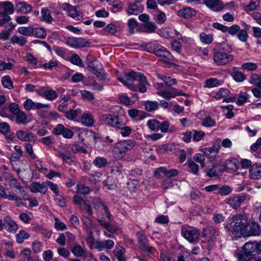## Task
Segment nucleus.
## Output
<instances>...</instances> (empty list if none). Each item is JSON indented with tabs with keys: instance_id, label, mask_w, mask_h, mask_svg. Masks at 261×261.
<instances>
[{
	"instance_id": "obj_23",
	"label": "nucleus",
	"mask_w": 261,
	"mask_h": 261,
	"mask_svg": "<svg viewBox=\"0 0 261 261\" xmlns=\"http://www.w3.org/2000/svg\"><path fill=\"white\" fill-rule=\"evenodd\" d=\"M128 115L134 120L139 121L146 117V114L143 111L136 109H130L128 111Z\"/></svg>"
},
{
	"instance_id": "obj_13",
	"label": "nucleus",
	"mask_w": 261,
	"mask_h": 261,
	"mask_svg": "<svg viewBox=\"0 0 261 261\" xmlns=\"http://www.w3.org/2000/svg\"><path fill=\"white\" fill-rule=\"evenodd\" d=\"M66 43L73 48L83 47L89 45V42L83 38L69 37L66 40Z\"/></svg>"
},
{
	"instance_id": "obj_32",
	"label": "nucleus",
	"mask_w": 261,
	"mask_h": 261,
	"mask_svg": "<svg viewBox=\"0 0 261 261\" xmlns=\"http://www.w3.org/2000/svg\"><path fill=\"white\" fill-rule=\"evenodd\" d=\"M40 13L41 17L40 19L41 21L50 23L53 20V17L51 16L48 9L43 8L41 10Z\"/></svg>"
},
{
	"instance_id": "obj_63",
	"label": "nucleus",
	"mask_w": 261,
	"mask_h": 261,
	"mask_svg": "<svg viewBox=\"0 0 261 261\" xmlns=\"http://www.w3.org/2000/svg\"><path fill=\"white\" fill-rule=\"evenodd\" d=\"M55 228L58 231H62L67 228L65 224L61 221L58 218H55Z\"/></svg>"
},
{
	"instance_id": "obj_18",
	"label": "nucleus",
	"mask_w": 261,
	"mask_h": 261,
	"mask_svg": "<svg viewBox=\"0 0 261 261\" xmlns=\"http://www.w3.org/2000/svg\"><path fill=\"white\" fill-rule=\"evenodd\" d=\"M249 229L246 228L245 237L258 236L261 234V227L255 222L249 223Z\"/></svg>"
},
{
	"instance_id": "obj_22",
	"label": "nucleus",
	"mask_w": 261,
	"mask_h": 261,
	"mask_svg": "<svg viewBox=\"0 0 261 261\" xmlns=\"http://www.w3.org/2000/svg\"><path fill=\"white\" fill-rule=\"evenodd\" d=\"M16 135L18 139L22 141L30 142L36 140V137L32 133H27L22 130H17Z\"/></svg>"
},
{
	"instance_id": "obj_40",
	"label": "nucleus",
	"mask_w": 261,
	"mask_h": 261,
	"mask_svg": "<svg viewBox=\"0 0 261 261\" xmlns=\"http://www.w3.org/2000/svg\"><path fill=\"white\" fill-rule=\"evenodd\" d=\"M81 122L85 126H91L93 124V117L91 114H84L81 117Z\"/></svg>"
},
{
	"instance_id": "obj_43",
	"label": "nucleus",
	"mask_w": 261,
	"mask_h": 261,
	"mask_svg": "<svg viewBox=\"0 0 261 261\" xmlns=\"http://www.w3.org/2000/svg\"><path fill=\"white\" fill-rule=\"evenodd\" d=\"M145 47L148 52L156 54L158 49L161 47V45L154 42H148L145 44Z\"/></svg>"
},
{
	"instance_id": "obj_57",
	"label": "nucleus",
	"mask_w": 261,
	"mask_h": 261,
	"mask_svg": "<svg viewBox=\"0 0 261 261\" xmlns=\"http://www.w3.org/2000/svg\"><path fill=\"white\" fill-rule=\"evenodd\" d=\"M242 69L248 71H254L257 68L256 63L253 62H246L242 65Z\"/></svg>"
},
{
	"instance_id": "obj_34",
	"label": "nucleus",
	"mask_w": 261,
	"mask_h": 261,
	"mask_svg": "<svg viewBox=\"0 0 261 261\" xmlns=\"http://www.w3.org/2000/svg\"><path fill=\"white\" fill-rule=\"evenodd\" d=\"M82 115V110L80 108L74 110H69L65 112V116L66 118L70 120H73L77 117Z\"/></svg>"
},
{
	"instance_id": "obj_29",
	"label": "nucleus",
	"mask_w": 261,
	"mask_h": 261,
	"mask_svg": "<svg viewBox=\"0 0 261 261\" xmlns=\"http://www.w3.org/2000/svg\"><path fill=\"white\" fill-rule=\"evenodd\" d=\"M94 207L99 210L103 211L105 213L103 215H106V217L108 219L110 218L111 214H110L106 206L102 203L101 199L99 198H95L93 200Z\"/></svg>"
},
{
	"instance_id": "obj_8",
	"label": "nucleus",
	"mask_w": 261,
	"mask_h": 261,
	"mask_svg": "<svg viewBox=\"0 0 261 261\" xmlns=\"http://www.w3.org/2000/svg\"><path fill=\"white\" fill-rule=\"evenodd\" d=\"M100 120L104 124L115 128L120 127L123 125V122L120 120L117 115L102 114L100 116Z\"/></svg>"
},
{
	"instance_id": "obj_46",
	"label": "nucleus",
	"mask_w": 261,
	"mask_h": 261,
	"mask_svg": "<svg viewBox=\"0 0 261 261\" xmlns=\"http://www.w3.org/2000/svg\"><path fill=\"white\" fill-rule=\"evenodd\" d=\"M30 234L24 230H21L19 233L16 234V241L19 244H21L24 240L28 239Z\"/></svg>"
},
{
	"instance_id": "obj_48",
	"label": "nucleus",
	"mask_w": 261,
	"mask_h": 261,
	"mask_svg": "<svg viewBox=\"0 0 261 261\" xmlns=\"http://www.w3.org/2000/svg\"><path fill=\"white\" fill-rule=\"evenodd\" d=\"M230 94V91L225 88H220L216 93L215 97L217 99L225 98Z\"/></svg>"
},
{
	"instance_id": "obj_19",
	"label": "nucleus",
	"mask_w": 261,
	"mask_h": 261,
	"mask_svg": "<svg viewBox=\"0 0 261 261\" xmlns=\"http://www.w3.org/2000/svg\"><path fill=\"white\" fill-rule=\"evenodd\" d=\"M29 189L32 193H40L41 194H45L46 193V181L42 183L33 182L30 185Z\"/></svg>"
},
{
	"instance_id": "obj_6",
	"label": "nucleus",
	"mask_w": 261,
	"mask_h": 261,
	"mask_svg": "<svg viewBox=\"0 0 261 261\" xmlns=\"http://www.w3.org/2000/svg\"><path fill=\"white\" fill-rule=\"evenodd\" d=\"M181 234L190 243H195L199 238L200 230L196 227L184 225L181 227Z\"/></svg>"
},
{
	"instance_id": "obj_30",
	"label": "nucleus",
	"mask_w": 261,
	"mask_h": 261,
	"mask_svg": "<svg viewBox=\"0 0 261 261\" xmlns=\"http://www.w3.org/2000/svg\"><path fill=\"white\" fill-rule=\"evenodd\" d=\"M250 176L253 179H257L261 177V164H254L251 166L249 171Z\"/></svg>"
},
{
	"instance_id": "obj_37",
	"label": "nucleus",
	"mask_w": 261,
	"mask_h": 261,
	"mask_svg": "<svg viewBox=\"0 0 261 261\" xmlns=\"http://www.w3.org/2000/svg\"><path fill=\"white\" fill-rule=\"evenodd\" d=\"M10 41L12 44H18L20 46H24L27 43V40L25 37L22 36L13 35L10 39Z\"/></svg>"
},
{
	"instance_id": "obj_10",
	"label": "nucleus",
	"mask_w": 261,
	"mask_h": 261,
	"mask_svg": "<svg viewBox=\"0 0 261 261\" xmlns=\"http://www.w3.org/2000/svg\"><path fill=\"white\" fill-rule=\"evenodd\" d=\"M156 94L168 100L174 98L176 96H187L188 95V94L184 93L181 90L175 88H171L168 90L158 91Z\"/></svg>"
},
{
	"instance_id": "obj_58",
	"label": "nucleus",
	"mask_w": 261,
	"mask_h": 261,
	"mask_svg": "<svg viewBox=\"0 0 261 261\" xmlns=\"http://www.w3.org/2000/svg\"><path fill=\"white\" fill-rule=\"evenodd\" d=\"M216 124V121L210 117L204 118L202 120V125L205 127H213L215 126Z\"/></svg>"
},
{
	"instance_id": "obj_4",
	"label": "nucleus",
	"mask_w": 261,
	"mask_h": 261,
	"mask_svg": "<svg viewBox=\"0 0 261 261\" xmlns=\"http://www.w3.org/2000/svg\"><path fill=\"white\" fill-rule=\"evenodd\" d=\"M140 72L130 71L129 72H123L118 75V80L125 86L133 91L137 90V86L134 84L136 81Z\"/></svg>"
},
{
	"instance_id": "obj_44",
	"label": "nucleus",
	"mask_w": 261,
	"mask_h": 261,
	"mask_svg": "<svg viewBox=\"0 0 261 261\" xmlns=\"http://www.w3.org/2000/svg\"><path fill=\"white\" fill-rule=\"evenodd\" d=\"M33 36L36 38H44L46 36V32L43 28H33Z\"/></svg>"
},
{
	"instance_id": "obj_31",
	"label": "nucleus",
	"mask_w": 261,
	"mask_h": 261,
	"mask_svg": "<svg viewBox=\"0 0 261 261\" xmlns=\"http://www.w3.org/2000/svg\"><path fill=\"white\" fill-rule=\"evenodd\" d=\"M196 11L191 7H187L179 10L177 12V15L184 18L187 19L195 15Z\"/></svg>"
},
{
	"instance_id": "obj_11",
	"label": "nucleus",
	"mask_w": 261,
	"mask_h": 261,
	"mask_svg": "<svg viewBox=\"0 0 261 261\" xmlns=\"http://www.w3.org/2000/svg\"><path fill=\"white\" fill-rule=\"evenodd\" d=\"M217 230L213 227H207L204 228L202 232V242H213L218 236Z\"/></svg>"
},
{
	"instance_id": "obj_7",
	"label": "nucleus",
	"mask_w": 261,
	"mask_h": 261,
	"mask_svg": "<svg viewBox=\"0 0 261 261\" xmlns=\"http://www.w3.org/2000/svg\"><path fill=\"white\" fill-rule=\"evenodd\" d=\"M62 8L65 11L68 16L76 20H80L83 17V13L78 6L74 7L69 3H63Z\"/></svg>"
},
{
	"instance_id": "obj_45",
	"label": "nucleus",
	"mask_w": 261,
	"mask_h": 261,
	"mask_svg": "<svg viewBox=\"0 0 261 261\" xmlns=\"http://www.w3.org/2000/svg\"><path fill=\"white\" fill-rule=\"evenodd\" d=\"M201 41L206 44H211L213 40V35L206 34L205 33H201L199 35Z\"/></svg>"
},
{
	"instance_id": "obj_36",
	"label": "nucleus",
	"mask_w": 261,
	"mask_h": 261,
	"mask_svg": "<svg viewBox=\"0 0 261 261\" xmlns=\"http://www.w3.org/2000/svg\"><path fill=\"white\" fill-rule=\"evenodd\" d=\"M93 165L97 168L105 167L108 164L107 160L101 156H97L93 161Z\"/></svg>"
},
{
	"instance_id": "obj_2",
	"label": "nucleus",
	"mask_w": 261,
	"mask_h": 261,
	"mask_svg": "<svg viewBox=\"0 0 261 261\" xmlns=\"http://www.w3.org/2000/svg\"><path fill=\"white\" fill-rule=\"evenodd\" d=\"M261 253V242L249 241L245 243L240 250L236 252L238 261H250L252 257ZM255 261H261L259 257Z\"/></svg>"
},
{
	"instance_id": "obj_50",
	"label": "nucleus",
	"mask_w": 261,
	"mask_h": 261,
	"mask_svg": "<svg viewBox=\"0 0 261 261\" xmlns=\"http://www.w3.org/2000/svg\"><path fill=\"white\" fill-rule=\"evenodd\" d=\"M148 127L153 131H158L159 130L160 122L155 119L149 120L147 122Z\"/></svg>"
},
{
	"instance_id": "obj_33",
	"label": "nucleus",
	"mask_w": 261,
	"mask_h": 261,
	"mask_svg": "<svg viewBox=\"0 0 261 261\" xmlns=\"http://www.w3.org/2000/svg\"><path fill=\"white\" fill-rule=\"evenodd\" d=\"M14 116H15V122L18 124H22L25 125L30 121L26 114L22 111H20Z\"/></svg>"
},
{
	"instance_id": "obj_56",
	"label": "nucleus",
	"mask_w": 261,
	"mask_h": 261,
	"mask_svg": "<svg viewBox=\"0 0 261 261\" xmlns=\"http://www.w3.org/2000/svg\"><path fill=\"white\" fill-rule=\"evenodd\" d=\"M214 167L216 169L218 173L223 172L226 169V164L222 161L215 162L214 164Z\"/></svg>"
},
{
	"instance_id": "obj_42",
	"label": "nucleus",
	"mask_w": 261,
	"mask_h": 261,
	"mask_svg": "<svg viewBox=\"0 0 261 261\" xmlns=\"http://www.w3.org/2000/svg\"><path fill=\"white\" fill-rule=\"evenodd\" d=\"M20 261H30L31 250L29 248H24L20 251L19 255Z\"/></svg>"
},
{
	"instance_id": "obj_28",
	"label": "nucleus",
	"mask_w": 261,
	"mask_h": 261,
	"mask_svg": "<svg viewBox=\"0 0 261 261\" xmlns=\"http://www.w3.org/2000/svg\"><path fill=\"white\" fill-rule=\"evenodd\" d=\"M71 251L76 257H81L83 256L86 257L88 256V255H90L84 247H82L78 244L74 245Z\"/></svg>"
},
{
	"instance_id": "obj_1",
	"label": "nucleus",
	"mask_w": 261,
	"mask_h": 261,
	"mask_svg": "<svg viewBox=\"0 0 261 261\" xmlns=\"http://www.w3.org/2000/svg\"><path fill=\"white\" fill-rule=\"evenodd\" d=\"M248 225V218L245 215H238L228 218L224 227L231 236L237 239L245 237Z\"/></svg>"
},
{
	"instance_id": "obj_47",
	"label": "nucleus",
	"mask_w": 261,
	"mask_h": 261,
	"mask_svg": "<svg viewBox=\"0 0 261 261\" xmlns=\"http://www.w3.org/2000/svg\"><path fill=\"white\" fill-rule=\"evenodd\" d=\"M43 96L48 100H53L57 97L58 94L55 91L49 89L43 92Z\"/></svg>"
},
{
	"instance_id": "obj_38",
	"label": "nucleus",
	"mask_w": 261,
	"mask_h": 261,
	"mask_svg": "<svg viewBox=\"0 0 261 261\" xmlns=\"http://www.w3.org/2000/svg\"><path fill=\"white\" fill-rule=\"evenodd\" d=\"M114 254L118 261H126V258L124 256L125 249L121 246H119L114 250Z\"/></svg>"
},
{
	"instance_id": "obj_54",
	"label": "nucleus",
	"mask_w": 261,
	"mask_h": 261,
	"mask_svg": "<svg viewBox=\"0 0 261 261\" xmlns=\"http://www.w3.org/2000/svg\"><path fill=\"white\" fill-rule=\"evenodd\" d=\"M48 188L55 194V195L59 193L58 185L50 181L46 180V192L48 191Z\"/></svg>"
},
{
	"instance_id": "obj_24",
	"label": "nucleus",
	"mask_w": 261,
	"mask_h": 261,
	"mask_svg": "<svg viewBox=\"0 0 261 261\" xmlns=\"http://www.w3.org/2000/svg\"><path fill=\"white\" fill-rule=\"evenodd\" d=\"M5 227L10 233H15L18 229V225L12 218L7 216L4 219Z\"/></svg>"
},
{
	"instance_id": "obj_21",
	"label": "nucleus",
	"mask_w": 261,
	"mask_h": 261,
	"mask_svg": "<svg viewBox=\"0 0 261 261\" xmlns=\"http://www.w3.org/2000/svg\"><path fill=\"white\" fill-rule=\"evenodd\" d=\"M138 2L135 0L134 3L128 4L127 12L129 15H138L143 11V6Z\"/></svg>"
},
{
	"instance_id": "obj_55",
	"label": "nucleus",
	"mask_w": 261,
	"mask_h": 261,
	"mask_svg": "<svg viewBox=\"0 0 261 261\" xmlns=\"http://www.w3.org/2000/svg\"><path fill=\"white\" fill-rule=\"evenodd\" d=\"M259 5V0H251L249 4L245 7V10L247 12L255 10Z\"/></svg>"
},
{
	"instance_id": "obj_5",
	"label": "nucleus",
	"mask_w": 261,
	"mask_h": 261,
	"mask_svg": "<svg viewBox=\"0 0 261 261\" xmlns=\"http://www.w3.org/2000/svg\"><path fill=\"white\" fill-rule=\"evenodd\" d=\"M14 13V6L9 1L0 2V25L2 26L8 22L11 17L9 15Z\"/></svg>"
},
{
	"instance_id": "obj_60",
	"label": "nucleus",
	"mask_w": 261,
	"mask_h": 261,
	"mask_svg": "<svg viewBox=\"0 0 261 261\" xmlns=\"http://www.w3.org/2000/svg\"><path fill=\"white\" fill-rule=\"evenodd\" d=\"M0 133L5 136L10 133V127L7 122L0 123Z\"/></svg>"
},
{
	"instance_id": "obj_25",
	"label": "nucleus",
	"mask_w": 261,
	"mask_h": 261,
	"mask_svg": "<svg viewBox=\"0 0 261 261\" xmlns=\"http://www.w3.org/2000/svg\"><path fill=\"white\" fill-rule=\"evenodd\" d=\"M137 81L139 82L137 90L138 89L139 91L142 93L146 92L147 87L149 85L146 76L143 74L140 73Z\"/></svg>"
},
{
	"instance_id": "obj_16",
	"label": "nucleus",
	"mask_w": 261,
	"mask_h": 261,
	"mask_svg": "<svg viewBox=\"0 0 261 261\" xmlns=\"http://www.w3.org/2000/svg\"><path fill=\"white\" fill-rule=\"evenodd\" d=\"M246 196L242 195H233L227 200L228 205L234 209L238 208L241 204L244 202Z\"/></svg>"
},
{
	"instance_id": "obj_26",
	"label": "nucleus",
	"mask_w": 261,
	"mask_h": 261,
	"mask_svg": "<svg viewBox=\"0 0 261 261\" xmlns=\"http://www.w3.org/2000/svg\"><path fill=\"white\" fill-rule=\"evenodd\" d=\"M203 4L214 11H219L223 8V5L220 0H204Z\"/></svg>"
},
{
	"instance_id": "obj_9",
	"label": "nucleus",
	"mask_w": 261,
	"mask_h": 261,
	"mask_svg": "<svg viewBox=\"0 0 261 261\" xmlns=\"http://www.w3.org/2000/svg\"><path fill=\"white\" fill-rule=\"evenodd\" d=\"M213 59L218 66L224 65L230 63L233 60V56L225 52L216 51L214 53Z\"/></svg>"
},
{
	"instance_id": "obj_20",
	"label": "nucleus",
	"mask_w": 261,
	"mask_h": 261,
	"mask_svg": "<svg viewBox=\"0 0 261 261\" xmlns=\"http://www.w3.org/2000/svg\"><path fill=\"white\" fill-rule=\"evenodd\" d=\"M88 68L90 71L97 77L102 76L103 70L101 67V64L97 61L89 62Z\"/></svg>"
},
{
	"instance_id": "obj_52",
	"label": "nucleus",
	"mask_w": 261,
	"mask_h": 261,
	"mask_svg": "<svg viewBox=\"0 0 261 261\" xmlns=\"http://www.w3.org/2000/svg\"><path fill=\"white\" fill-rule=\"evenodd\" d=\"M205 136V133L201 130H192L193 140L195 142L200 141Z\"/></svg>"
},
{
	"instance_id": "obj_53",
	"label": "nucleus",
	"mask_w": 261,
	"mask_h": 261,
	"mask_svg": "<svg viewBox=\"0 0 261 261\" xmlns=\"http://www.w3.org/2000/svg\"><path fill=\"white\" fill-rule=\"evenodd\" d=\"M3 86L8 89H12L13 87V83L9 76H5L2 79Z\"/></svg>"
},
{
	"instance_id": "obj_59",
	"label": "nucleus",
	"mask_w": 261,
	"mask_h": 261,
	"mask_svg": "<svg viewBox=\"0 0 261 261\" xmlns=\"http://www.w3.org/2000/svg\"><path fill=\"white\" fill-rule=\"evenodd\" d=\"M25 152L29 154L30 157L32 159H35L36 155L34 152L33 146L31 144L27 143L24 145Z\"/></svg>"
},
{
	"instance_id": "obj_27",
	"label": "nucleus",
	"mask_w": 261,
	"mask_h": 261,
	"mask_svg": "<svg viewBox=\"0 0 261 261\" xmlns=\"http://www.w3.org/2000/svg\"><path fill=\"white\" fill-rule=\"evenodd\" d=\"M15 8L17 13L21 14H27L31 12L33 9L31 5L27 4L24 2L16 3Z\"/></svg>"
},
{
	"instance_id": "obj_41",
	"label": "nucleus",
	"mask_w": 261,
	"mask_h": 261,
	"mask_svg": "<svg viewBox=\"0 0 261 261\" xmlns=\"http://www.w3.org/2000/svg\"><path fill=\"white\" fill-rule=\"evenodd\" d=\"M143 27L145 29L144 32L147 33H152L154 32L157 28L156 24L153 21H148L143 24Z\"/></svg>"
},
{
	"instance_id": "obj_35",
	"label": "nucleus",
	"mask_w": 261,
	"mask_h": 261,
	"mask_svg": "<svg viewBox=\"0 0 261 261\" xmlns=\"http://www.w3.org/2000/svg\"><path fill=\"white\" fill-rule=\"evenodd\" d=\"M230 75L237 82H242L246 79L245 74L242 72L237 70L236 67H233V70Z\"/></svg>"
},
{
	"instance_id": "obj_17",
	"label": "nucleus",
	"mask_w": 261,
	"mask_h": 261,
	"mask_svg": "<svg viewBox=\"0 0 261 261\" xmlns=\"http://www.w3.org/2000/svg\"><path fill=\"white\" fill-rule=\"evenodd\" d=\"M155 55L159 57L161 61L165 63H169L173 59V57L171 53L161 45Z\"/></svg>"
},
{
	"instance_id": "obj_15",
	"label": "nucleus",
	"mask_w": 261,
	"mask_h": 261,
	"mask_svg": "<svg viewBox=\"0 0 261 261\" xmlns=\"http://www.w3.org/2000/svg\"><path fill=\"white\" fill-rule=\"evenodd\" d=\"M220 141L214 144L212 147H208L202 149V152L204 155L210 159H215L220 149Z\"/></svg>"
},
{
	"instance_id": "obj_12",
	"label": "nucleus",
	"mask_w": 261,
	"mask_h": 261,
	"mask_svg": "<svg viewBox=\"0 0 261 261\" xmlns=\"http://www.w3.org/2000/svg\"><path fill=\"white\" fill-rule=\"evenodd\" d=\"M137 235L139 240L140 247L143 251L150 253H153L155 251L154 248L148 245V241L145 234L142 232H138Z\"/></svg>"
},
{
	"instance_id": "obj_14",
	"label": "nucleus",
	"mask_w": 261,
	"mask_h": 261,
	"mask_svg": "<svg viewBox=\"0 0 261 261\" xmlns=\"http://www.w3.org/2000/svg\"><path fill=\"white\" fill-rule=\"evenodd\" d=\"M53 133L56 135H62L64 138L66 139L71 138L74 135L73 131L70 129L65 127L62 124L57 125L53 129Z\"/></svg>"
},
{
	"instance_id": "obj_49",
	"label": "nucleus",
	"mask_w": 261,
	"mask_h": 261,
	"mask_svg": "<svg viewBox=\"0 0 261 261\" xmlns=\"http://www.w3.org/2000/svg\"><path fill=\"white\" fill-rule=\"evenodd\" d=\"M158 77L161 79L164 82V84L167 87H170L173 85L176 84V79H172L169 76L165 75H158Z\"/></svg>"
},
{
	"instance_id": "obj_62",
	"label": "nucleus",
	"mask_w": 261,
	"mask_h": 261,
	"mask_svg": "<svg viewBox=\"0 0 261 261\" xmlns=\"http://www.w3.org/2000/svg\"><path fill=\"white\" fill-rule=\"evenodd\" d=\"M232 190L228 186H223L220 188L219 187L217 194L221 196H226L231 193Z\"/></svg>"
},
{
	"instance_id": "obj_61",
	"label": "nucleus",
	"mask_w": 261,
	"mask_h": 261,
	"mask_svg": "<svg viewBox=\"0 0 261 261\" xmlns=\"http://www.w3.org/2000/svg\"><path fill=\"white\" fill-rule=\"evenodd\" d=\"M225 164L230 168L237 170L238 168L239 161L236 158H230L226 161Z\"/></svg>"
},
{
	"instance_id": "obj_51",
	"label": "nucleus",
	"mask_w": 261,
	"mask_h": 261,
	"mask_svg": "<svg viewBox=\"0 0 261 261\" xmlns=\"http://www.w3.org/2000/svg\"><path fill=\"white\" fill-rule=\"evenodd\" d=\"M145 106L146 111L151 112L158 109V103L155 101H147L145 102Z\"/></svg>"
},
{
	"instance_id": "obj_3",
	"label": "nucleus",
	"mask_w": 261,
	"mask_h": 261,
	"mask_svg": "<svg viewBox=\"0 0 261 261\" xmlns=\"http://www.w3.org/2000/svg\"><path fill=\"white\" fill-rule=\"evenodd\" d=\"M136 145L134 140H127L117 142L114 147L112 152L113 157L116 160L122 159L126 152L132 149Z\"/></svg>"
},
{
	"instance_id": "obj_64",
	"label": "nucleus",
	"mask_w": 261,
	"mask_h": 261,
	"mask_svg": "<svg viewBox=\"0 0 261 261\" xmlns=\"http://www.w3.org/2000/svg\"><path fill=\"white\" fill-rule=\"evenodd\" d=\"M249 97V96L247 93L245 92L241 93L236 102L237 104L239 106L243 105L247 101Z\"/></svg>"
},
{
	"instance_id": "obj_39",
	"label": "nucleus",
	"mask_w": 261,
	"mask_h": 261,
	"mask_svg": "<svg viewBox=\"0 0 261 261\" xmlns=\"http://www.w3.org/2000/svg\"><path fill=\"white\" fill-rule=\"evenodd\" d=\"M33 27L31 26L29 27H20L17 29V32L24 36H33Z\"/></svg>"
}]
</instances>
